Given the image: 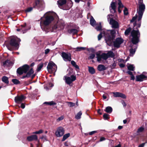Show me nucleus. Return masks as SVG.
I'll list each match as a JSON object with an SVG mask.
<instances>
[{"label": "nucleus", "instance_id": "1", "mask_svg": "<svg viewBox=\"0 0 147 147\" xmlns=\"http://www.w3.org/2000/svg\"><path fill=\"white\" fill-rule=\"evenodd\" d=\"M140 37V33L139 31L134 29L131 32V34L129 36L131 42L133 44L131 45V49L129 50V55L131 56H133L135 53L137 48V44L139 42Z\"/></svg>", "mask_w": 147, "mask_h": 147}, {"label": "nucleus", "instance_id": "2", "mask_svg": "<svg viewBox=\"0 0 147 147\" xmlns=\"http://www.w3.org/2000/svg\"><path fill=\"white\" fill-rule=\"evenodd\" d=\"M53 19V18L51 16L50 12H47L43 17L41 18L40 22V27L42 30L46 33H47L50 31V28L48 25Z\"/></svg>", "mask_w": 147, "mask_h": 147}, {"label": "nucleus", "instance_id": "3", "mask_svg": "<svg viewBox=\"0 0 147 147\" xmlns=\"http://www.w3.org/2000/svg\"><path fill=\"white\" fill-rule=\"evenodd\" d=\"M139 7L138 8H137V12L138 15V24L136 22L134 24V27L137 26V27L140 28L141 26V20L142 18L143 13L145 9V5L142 3V0H139Z\"/></svg>", "mask_w": 147, "mask_h": 147}, {"label": "nucleus", "instance_id": "4", "mask_svg": "<svg viewBox=\"0 0 147 147\" xmlns=\"http://www.w3.org/2000/svg\"><path fill=\"white\" fill-rule=\"evenodd\" d=\"M20 41V39L18 38L14 37L11 39L10 44L6 45V46L9 50L11 51L13 49L17 50L19 48V43Z\"/></svg>", "mask_w": 147, "mask_h": 147}, {"label": "nucleus", "instance_id": "5", "mask_svg": "<svg viewBox=\"0 0 147 147\" xmlns=\"http://www.w3.org/2000/svg\"><path fill=\"white\" fill-rule=\"evenodd\" d=\"M96 58L97 61L100 62L102 59L106 60L109 57L114 58L115 55L111 51H109L107 53H103L100 54L99 53L97 52L96 53Z\"/></svg>", "mask_w": 147, "mask_h": 147}, {"label": "nucleus", "instance_id": "6", "mask_svg": "<svg viewBox=\"0 0 147 147\" xmlns=\"http://www.w3.org/2000/svg\"><path fill=\"white\" fill-rule=\"evenodd\" d=\"M33 7L38 9L39 11L43 10L45 7V3L43 0H35Z\"/></svg>", "mask_w": 147, "mask_h": 147}, {"label": "nucleus", "instance_id": "7", "mask_svg": "<svg viewBox=\"0 0 147 147\" xmlns=\"http://www.w3.org/2000/svg\"><path fill=\"white\" fill-rule=\"evenodd\" d=\"M71 72H69L66 76L64 77V79L65 80V83L68 85H70L75 80L76 77L75 76H70Z\"/></svg>", "mask_w": 147, "mask_h": 147}, {"label": "nucleus", "instance_id": "8", "mask_svg": "<svg viewBox=\"0 0 147 147\" xmlns=\"http://www.w3.org/2000/svg\"><path fill=\"white\" fill-rule=\"evenodd\" d=\"M64 22L62 20H60L58 22L57 24L54 26L53 27V30H63L65 27Z\"/></svg>", "mask_w": 147, "mask_h": 147}, {"label": "nucleus", "instance_id": "9", "mask_svg": "<svg viewBox=\"0 0 147 147\" xmlns=\"http://www.w3.org/2000/svg\"><path fill=\"white\" fill-rule=\"evenodd\" d=\"M30 67L27 65H25L22 67L18 68L17 70V72L19 75H21L23 73H26Z\"/></svg>", "mask_w": 147, "mask_h": 147}, {"label": "nucleus", "instance_id": "10", "mask_svg": "<svg viewBox=\"0 0 147 147\" xmlns=\"http://www.w3.org/2000/svg\"><path fill=\"white\" fill-rule=\"evenodd\" d=\"M47 68L48 71L50 73L55 72L57 69L56 65L52 62L49 63Z\"/></svg>", "mask_w": 147, "mask_h": 147}, {"label": "nucleus", "instance_id": "11", "mask_svg": "<svg viewBox=\"0 0 147 147\" xmlns=\"http://www.w3.org/2000/svg\"><path fill=\"white\" fill-rule=\"evenodd\" d=\"M64 134V130L62 127H58L55 132V135L57 137L62 136Z\"/></svg>", "mask_w": 147, "mask_h": 147}, {"label": "nucleus", "instance_id": "12", "mask_svg": "<svg viewBox=\"0 0 147 147\" xmlns=\"http://www.w3.org/2000/svg\"><path fill=\"white\" fill-rule=\"evenodd\" d=\"M109 24L111 25V27L113 28H117L119 27L118 23L113 18L110 19Z\"/></svg>", "mask_w": 147, "mask_h": 147}, {"label": "nucleus", "instance_id": "13", "mask_svg": "<svg viewBox=\"0 0 147 147\" xmlns=\"http://www.w3.org/2000/svg\"><path fill=\"white\" fill-rule=\"evenodd\" d=\"M61 56L65 61H70L71 60V55L69 54H67L65 52H63L61 53Z\"/></svg>", "mask_w": 147, "mask_h": 147}, {"label": "nucleus", "instance_id": "14", "mask_svg": "<svg viewBox=\"0 0 147 147\" xmlns=\"http://www.w3.org/2000/svg\"><path fill=\"white\" fill-rule=\"evenodd\" d=\"M123 40L121 38H117L114 42V46L115 47H119L120 45L123 42Z\"/></svg>", "mask_w": 147, "mask_h": 147}, {"label": "nucleus", "instance_id": "15", "mask_svg": "<svg viewBox=\"0 0 147 147\" xmlns=\"http://www.w3.org/2000/svg\"><path fill=\"white\" fill-rule=\"evenodd\" d=\"M145 73H143V74H141L140 75H138L136 76V81L138 82H142L145 80L147 77L144 75Z\"/></svg>", "mask_w": 147, "mask_h": 147}, {"label": "nucleus", "instance_id": "16", "mask_svg": "<svg viewBox=\"0 0 147 147\" xmlns=\"http://www.w3.org/2000/svg\"><path fill=\"white\" fill-rule=\"evenodd\" d=\"M26 98V97L23 95L16 96L15 98V102L18 103H20Z\"/></svg>", "mask_w": 147, "mask_h": 147}, {"label": "nucleus", "instance_id": "17", "mask_svg": "<svg viewBox=\"0 0 147 147\" xmlns=\"http://www.w3.org/2000/svg\"><path fill=\"white\" fill-rule=\"evenodd\" d=\"M113 93L115 97H120L123 99H125L126 98V95L122 93L119 92H113Z\"/></svg>", "mask_w": 147, "mask_h": 147}, {"label": "nucleus", "instance_id": "18", "mask_svg": "<svg viewBox=\"0 0 147 147\" xmlns=\"http://www.w3.org/2000/svg\"><path fill=\"white\" fill-rule=\"evenodd\" d=\"M111 8L110 9V11L113 13L116 12V3L115 2H112L111 4Z\"/></svg>", "mask_w": 147, "mask_h": 147}, {"label": "nucleus", "instance_id": "19", "mask_svg": "<svg viewBox=\"0 0 147 147\" xmlns=\"http://www.w3.org/2000/svg\"><path fill=\"white\" fill-rule=\"evenodd\" d=\"M102 33L103 35L105 37L110 38V30L103 29L101 30Z\"/></svg>", "mask_w": 147, "mask_h": 147}, {"label": "nucleus", "instance_id": "20", "mask_svg": "<svg viewBox=\"0 0 147 147\" xmlns=\"http://www.w3.org/2000/svg\"><path fill=\"white\" fill-rule=\"evenodd\" d=\"M65 5H67V6L65 8H64L63 9L64 10H68L73 5L72 2L71 0H66Z\"/></svg>", "mask_w": 147, "mask_h": 147}, {"label": "nucleus", "instance_id": "21", "mask_svg": "<svg viewBox=\"0 0 147 147\" xmlns=\"http://www.w3.org/2000/svg\"><path fill=\"white\" fill-rule=\"evenodd\" d=\"M27 139L29 141L33 140H38L37 136L36 135H33L31 136H28Z\"/></svg>", "mask_w": 147, "mask_h": 147}, {"label": "nucleus", "instance_id": "22", "mask_svg": "<svg viewBox=\"0 0 147 147\" xmlns=\"http://www.w3.org/2000/svg\"><path fill=\"white\" fill-rule=\"evenodd\" d=\"M26 23H25L24 24L21 25L20 26L21 32L23 34L26 32L28 29L26 27Z\"/></svg>", "mask_w": 147, "mask_h": 147}, {"label": "nucleus", "instance_id": "23", "mask_svg": "<svg viewBox=\"0 0 147 147\" xmlns=\"http://www.w3.org/2000/svg\"><path fill=\"white\" fill-rule=\"evenodd\" d=\"M117 3L119 5L118 8V11L119 13H120L121 12L122 9L124 7V6L123 5L120 0H118Z\"/></svg>", "mask_w": 147, "mask_h": 147}, {"label": "nucleus", "instance_id": "24", "mask_svg": "<svg viewBox=\"0 0 147 147\" xmlns=\"http://www.w3.org/2000/svg\"><path fill=\"white\" fill-rule=\"evenodd\" d=\"M34 71L32 69H30V70L26 74L22 77V78H29L33 74Z\"/></svg>", "mask_w": 147, "mask_h": 147}, {"label": "nucleus", "instance_id": "25", "mask_svg": "<svg viewBox=\"0 0 147 147\" xmlns=\"http://www.w3.org/2000/svg\"><path fill=\"white\" fill-rule=\"evenodd\" d=\"M13 65V63L11 61L9 60H7L4 62L3 63V65L4 67L6 66L9 67L12 66Z\"/></svg>", "mask_w": 147, "mask_h": 147}, {"label": "nucleus", "instance_id": "26", "mask_svg": "<svg viewBox=\"0 0 147 147\" xmlns=\"http://www.w3.org/2000/svg\"><path fill=\"white\" fill-rule=\"evenodd\" d=\"M134 29L135 30H138V29L137 28H134L133 29V30H132V31L131 32V28L130 27H129L126 30H125V36H128L130 33V32H131H131L133 31V30Z\"/></svg>", "mask_w": 147, "mask_h": 147}, {"label": "nucleus", "instance_id": "27", "mask_svg": "<svg viewBox=\"0 0 147 147\" xmlns=\"http://www.w3.org/2000/svg\"><path fill=\"white\" fill-rule=\"evenodd\" d=\"M97 69L99 71H101L105 70L106 69V68L104 65L100 64L98 66Z\"/></svg>", "mask_w": 147, "mask_h": 147}, {"label": "nucleus", "instance_id": "28", "mask_svg": "<svg viewBox=\"0 0 147 147\" xmlns=\"http://www.w3.org/2000/svg\"><path fill=\"white\" fill-rule=\"evenodd\" d=\"M78 32V30L75 29H71L68 30V32L69 33L73 34H76Z\"/></svg>", "mask_w": 147, "mask_h": 147}, {"label": "nucleus", "instance_id": "29", "mask_svg": "<svg viewBox=\"0 0 147 147\" xmlns=\"http://www.w3.org/2000/svg\"><path fill=\"white\" fill-rule=\"evenodd\" d=\"M112 108L111 107L109 106L106 107L105 110V111L109 113H111L112 112Z\"/></svg>", "mask_w": 147, "mask_h": 147}, {"label": "nucleus", "instance_id": "30", "mask_svg": "<svg viewBox=\"0 0 147 147\" xmlns=\"http://www.w3.org/2000/svg\"><path fill=\"white\" fill-rule=\"evenodd\" d=\"M90 24L93 26H95L96 24V21L92 17H91L90 20Z\"/></svg>", "mask_w": 147, "mask_h": 147}, {"label": "nucleus", "instance_id": "31", "mask_svg": "<svg viewBox=\"0 0 147 147\" xmlns=\"http://www.w3.org/2000/svg\"><path fill=\"white\" fill-rule=\"evenodd\" d=\"M2 80L3 82H5L6 84H8L9 83L8 80V78L5 76H4L2 78Z\"/></svg>", "mask_w": 147, "mask_h": 147}, {"label": "nucleus", "instance_id": "32", "mask_svg": "<svg viewBox=\"0 0 147 147\" xmlns=\"http://www.w3.org/2000/svg\"><path fill=\"white\" fill-rule=\"evenodd\" d=\"M88 70L89 72L92 74H93L95 73V69L92 67H88Z\"/></svg>", "mask_w": 147, "mask_h": 147}, {"label": "nucleus", "instance_id": "33", "mask_svg": "<svg viewBox=\"0 0 147 147\" xmlns=\"http://www.w3.org/2000/svg\"><path fill=\"white\" fill-rule=\"evenodd\" d=\"M70 136L69 133H67L64 135L63 137V139L62 140V141H64L68 137H69Z\"/></svg>", "mask_w": 147, "mask_h": 147}, {"label": "nucleus", "instance_id": "34", "mask_svg": "<svg viewBox=\"0 0 147 147\" xmlns=\"http://www.w3.org/2000/svg\"><path fill=\"white\" fill-rule=\"evenodd\" d=\"M135 67L134 65L130 64L127 66L128 69L129 70L133 71Z\"/></svg>", "mask_w": 147, "mask_h": 147}, {"label": "nucleus", "instance_id": "35", "mask_svg": "<svg viewBox=\"0 0 147 147\" xmlns=\"http://www.w3.org/2000/svg\"><path fill=\"white\" fill-rule=\"evenodd\" d=\"M82 115V112L80 111L78 112L75 116V118L77 119H79L80 118L81 116Z\"/></svg>", "mask_w": 147, "mask_h": 147}, {"label": "nucleus", "instance_id": "36", "mask_svg": "<svg viewBox=\"0 0 147 147\" xmlns=\"http://www.w3.org/2000/svg\"><path fill=\"white\" fill-rule=\"evenodd\" d=\"M144 130V128L143 127H140L139 128L137 131L138 134H139L140 133L142 132Z\"/></svg>", "mask_w": 147, "mask_h": 147}, {"label": "nucleus", "instance_id": "37", "mask_svg": "<svg viewBox=\"0 0 147 147\" xmlns=\"http://www.w3.org/2000/svg\"><path fill=\"white\" fill-rule=\"evenodd\" d=\"M71 64L76 68L79 69V66L76 64V62L74 61H72L71 62Z\"/></svg>", "mask_w": 147, "mask_h": 147}, {"label": "nucleus", "instance_id": "38", "mask_svg": "<svg viewBox=\"0 0 147 147\" xmlns=\"http://www.w3.org/2000/svg\"><path fill=\"white\" fill-rule=\"evenodd\" d=\"M110 37L111 36H113L116 33V31L115 30H110Z\"/></svg>", "mask_w": 147, "mask_h": 147}, {"label": "nucleus", "instance_id": "39", "mask_svg": "<svg viewBox=\"0 0 147 147\" xmlns=\"http://www.w3.org/2000/svg\"><path fill=\"white\" fill-rule=\"evenodd\" d=\"M67 103L69 107H72L74 106L75 105V103L70 102H66Z\"/></svg>", "mask_w": 147, "mask_h": 147}, {"label": "nucleus", "instance_id": "40", "mask_svg": "<svg viewBox=\"0 0 147 147\" xmlns=\"http://www.w3.org/2000/svg\"><path fill=\"white\" fill-rule=\"evenodd\" d=\"M86 48L84 47H77L75 49L76 51H80L82 50H84L86 49Z\"/></svg>", "mask_w": 147, "mask_h": 147}, {"label": "nucleus", "instance_id": "41", "mask_svg": "<svg viewBox=\"0 0 147 147\" xmlns=\"http://www.w3.org/2000/svg\"><path fill=\"white\" fill-rule=\"evenodd\" d=\"M12 81L14 84H18L20 83V81L18 80L15 79H13L12 80Z\"/></svg>", "mask_w": 147, "mask_h": 147}, {"label": "nucleus", "instance_id": "42", "mask_svg": "<svg viewBox=\"0 0 147 147\" xmlns=\"http://www.w3.org/2000/svg\"><path fill=\"white\" fill-rule=\"evenodd\" d=\"M43 67V65L42 63H40L38 65L37 67V71H39Z\"/></svg>", "mask_w": 147, "mask_h": 147}, {"label": "nucleus", "instance_id": "43", "mask_svg": "<svg viewBox=\"0 0 147 147\" xmlns=\"http://www.w3.org/2000/svg\"><path fill=\"white\" fill-rule=\"evenodd\" d=\"M103 117L105 120H107L109 119V115L106 113H105L103 115Z\"/></svg>", "mask_w": 147, "mask_h": 147}, {"label": "nucleus", "instance_id": "44", "mask_svg": "<svg viewBox=\"0 0 147 147\" xmlns=\"http://www.w3.org/2000/svg\"><path fill=\"white\" fill-rule=\"evenodd\" d=\"M87 50L89 52H91L92 53H94L95 51V49L93 48H87Z\"/></svg>", "mask_w": 147, "mask_h": 147}, {"label": "nucleus", "instance_id": "45", "mask_svg": "<svg viewBox=\"0 0 147 147\" xmlns=\"http://www.w3.org/2000/svg\"><path fill=\"white\" fill-rule=\"evenodd\" d=\"M124 14L125 15H127L128 14V11L127 8L126 7H124V9L123 10Z\"/></svg>", "mask_w": 147, "mask_h": 147}, {"label": "nucleus", "instance_id": "46", "mask_svg": "<svg viewBox=\"0 0 147 147\" xmlns=\"http://www.w3.org/2000/svg\"><path fill=\"white\" fill-rule=\"evenodd\" d=\"M33 7H30L28 8L25 10L26 12H28L32 11L33 9Z\"/></svg>", "mask_w": 147, "mask_h": 147}, {"label": "nucleus", "instance_id": "47", "mask_svg": "<svg viewBox=\"0 0 147 147\" xmlns=\"http://www.w3.org/2000/svg\"><path fill=\"white\" fill-rule=\"evenodd\" d=\"M101 23H100L99 25L96 27L95 28L97 31L100 30H101Z\"/></svg>", "mask_w": 147, "mask_h": 147}, {"label": "nucleus", "instance_id": "48", "mask_svg": "<svg viewBox=\"0 0 147 147\" xmlns=\"http://www.w3.org/2000/svg\"><path fill=\"white\" fill-rule=\"evenodd\" d=\"M43 131L42 129H40L38 131H36L33 133V134H38L42 133L43 132Z\"/></svg>", "mask_w": 147, "mask_h": 147}, {"label": "nucleus", "instance_id": "49", "mask_svg": "<svg viewBox=\"0 0 147 147\" xmlns=\"http://www.w3.org/2000/svg\"><path fill=\"white\" fill-rule=\"evenodd\" d=\"M116 63L115 61H113V62L111 65V67L112 69L116 67Z\"/></svg>", "mask_w": 147, "mask_h": 147}, {"label": "nucleus", "instance_id": "50", "mask_svg": "<svg viewBox=\"0 0 147 147\" xmlns=\"http://www.w3.org/2000/svg\"><path fill=\"white\" fill-rule=\"evenodd\" d=\"M64 118V117L63 116H61L60 117H59L58 119H57L56 121L57 122H59L60 121L62 120Z\"/></svg>", "mask_w": 147, "mask_h": 147}, {"label": "nucleus", "instance_id": "51", "mask_svg": "<svg viewBox=\"0 0 147 147\" xmlns=\"http://www.w3.org/2000/svg\"><path fill=\"white\" fill-rule=\"evenodd\" d=\"M103 35L102 33V31L100 32V33L98 36V39L99 40H100L102 37Z\"/></svg>", "mask_w": 147, "mask_h": 147}, {"label": "nucleus", "instance_id": "52", "mask_svg": "<svg viewBox=\"0 0 147 147\" xmlns=\"http://www.w3.org/2000/svg\"><path fill=\"white\" fill-rule=\"evenodd\" d=\"M95 57V55L94 54H91L89 57V59H92Z\"/></svg>", "mask_w": 147, "mask_h": 147}, {"label": "nucleus", "instance_id": "53", "mask_svg": "<svg viewBox=\"0 0 147 147\" xmlns=\"http://www.w3.org/2000/svg\"><path fill=\"white\" fill-rule=\"evenodd\" d=\"M137 17V15H136L135 16H134V17H133L132 19L131 20V22H133L136 19Z\"/></svg>", "mask_w": 147, "mask_h": 147}, {"label": "nucleus", "instance_id": "54", "mask_svg": "<svg viewBox=\"0 0 147 147\" xmlns=\"http://www.w3.org/2000/svg\"><path fill=\"white\" fill-rule=\"evenodd\" d=\"M121 102L124 107H125L126 106V104L123 100H121Z\"/></svg>", "mask_w": 147, "mask_h": 147}, {"label": "nucleus", "instance_id": "55", "mask_svg": "<svg viewBox=\"0 0 147 147\" xmlns=\"http://www.w3.org/2000/svg\"><path fill=\"white\" fill-rule=\"evenodd\" d=\"M56 104V103L54 102L53 101H51L50 102V105H55Z\"/></svg>", "mask_w": 147, "mask_h": 147}, {"label": "nucleus", "instance_id": "56", "mask_svg": "<svg viewBox=\"0 0 147 147\" xmlns=\"http://www.w3.org/2000/svg\"><path fill=\"white\" fill-rule=\"evenodd\" d=\"M41 139L43 140H47V137L45 136H43L40 138Z\"/></svg>", "mask_w": 147, "mask_h": 147}, {"label": "nucleus", "instance_id": "57", "mask_svg": "<svg viewBox=\"0 0 147 147\" xmlns=\"http://www.w3.org/2000/svg\"><path fill=\"white\" fill-rule=\"evenodd\" d=\"M97 132L96 131H91L89 132V134L90 135H92L93 134H94Z\"/></svg>", "mask_w": 147, "mask_h": 147}, {"label": "nucleus", "instance_id": "58", "mask_svg": "<svg viewBox=\"0 0 147 147\" xmlns=\"http://www.w3.org/2000/svg\"><path fill=\"white\" fill-rule=\"evenodd\" d=\"M50 51V50L49 49H47L45 50V54L48 53Z\"/></svg>", "mask_w": 147, "mask_h": 147}, {"label": "nucleus", "instance_id": "59", "mask_svg": "<svg viewBox=\"0 0 147 147\" xmlns=\"http://www.w3.org/2000/svg\"><path fill=\"white\" fill-rule=\"evenodd\" d=\"M20 107L23 109H24L25 107V105L23 103H22L20 105Z\"/></svg>", "mask_w": 147, "mask_h": 147}, {"label": "nucleus", "instance_id": "60", "mask_svg": "<svg viewBox=\"0 0 147 147\" xmlns=\"http://www.w3.org/2000/svg\"><path fill=\"white\" fill-rule=\"evenodd\" d=\"M145 144V143H143L140 145L138 147H144V145Z\"/></svg>", "mask_w": 147, "mask_h": 147}, {"label": "nucleus", "instance_id": "61", "mask_svg": "<svg viewBox=\"0 0 147 147\" xmlns=\"http://www.w3.org/2000/svg\"><path fill=\"white\" fill-rule=\"evenodd\" d=\"M130 71V70H129V71H128L127 72V73H128L131 76V75H132L133 74L132 72L131 71Z\"/></svg>", "mask_w": 147, "mask_h": 147}, {"label": "nucleus", "instance_id": "62", "mask_svg": "<svg viewBox=\"0 0 147 147\" xmlns=\"http://www.w3.org/2000/svg\"><path fill=\"white\" fill-rule=\"evenodd\" d=\"M120 67H123L125 66V65L123 63H120L119 65Z\"/></svg>", "mask_w": 147, "mask_h": 147}, {"label": "nucleus", "instance_id": "63", "mask_svg": "<svg viewBox=\"0 0 147 147\" xmlns=\"http://www.w3.org/2000/svg\"><path fill=\"white\" fill-rule=\"evenodd\" d=\"M135 79L134 76L133 75L131 76V80H134Z\"/></svg>", "mask_w": 147, "mask_h": 147}, {"label": "nucleus", "instance_id": "64", "mask_svg": "<svg viewBox=\"0 0 147 147\" xmlns=\"http://www.w3.org/2000/svg\"><path fill=\"white\" fill-rule=\"evenodd\" d=\"M105 140V138L104 137H101L100 139V141H102Z\"/></svg>", "mask_w": 147, "mask_h": 147}]
</instances>
